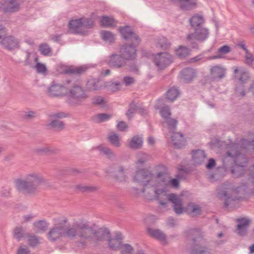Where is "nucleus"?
<instances>
[{"label": "nucleus", "instance_id": "51", "mask_svg": "<svg viewBox=\"0 0 254 254\" xmlns=\"http://www.w3.org/2000/svg\"><path fill=\"white\" fill-rule=\"evenodd\" d=\"M39 51L43 55L50 56L52 52V49L48 44H42L39 46Z\"/></svg>", "mask_w": 254, "mask_h": 254}, {"label": "nucleus", "instance_id": "15", "mask_svg": "<svg viewBox=\"0 0 254 254\" xmlns=\"http://www.w3.org/2000/svg\"><path fill=\"white\" fill-rule=\"evenodd\" d=\"M126 61L120 53L119 55L113 54L109 57L108 64L111 67L119 68L126 65Z\"/></svg>", "mask_w": 254, "mask_h": 254}, {"label": "nucleus", "instance_id": "3", "mask_svg": "<svg viewBox=\"0 0 254 254\" xmlns=\"http://www.w3.org/2000/svg\"><path fill=\"white\" fill-rule=\"evenodd\" d=\"M44 183L45 179L41 174L32 172L24 179L17 180L15 186L18 190L26 194L34 195L38 192V187Z\"/></svg>", "mask_w": 254, "mask_h": 254}, {"label": "nucleus", "instance_id": "62", "mask_svg": "<svg viewBox=\"0 0 254 254\" xmlns=\"http://www.w3.org/2000/svg\"><path fill=\"white\" fill-rule=\"evenodd\" d=\"M135 82V79L133 77L131 76H125L122 80V83L126 86H128L132 85Z\"/></svg>", "mask_w": 254, "mask_h": 254}, {"label": "nucleus", "instance_id": "38", "mask_svg": "<svg viewBox=\"0 0 254 254\" xmlns=\"http://www.w3.org/2000/svg\"><path fill=\"white\" fill-rule=\"evenodd\" d=\"M180 6L183 10H189L196 5V0H177Z\"/></svg>", "mask_w": 254, "mask_h": 254}, {"label": "nucleus", "instance_id": "41", "mask_svg": "<svg viewBox=\"0 0 254 254\" xmlns=\"http://www.w3.org/2000/svg\"><path fill=\"white\" fill-rule=\"evenodd\" d=\"M111 117L112 115L108 114H98L92 117V120L95 123H100L109 120Z\"/></svg>", "mask_w": 254, "mask_h": 254}, {"label": "nucleus", "instance_id": "17", "mask_svg": "<svg viewBox=\"0 0 254 254\" xmlns=\"http://www.w3.org/2000/svg\"><path fill=\"white\" fill-rule=\"evenodd\" d=\"M196 76V71L191 67H187L180 72L181 79L185 83H190Z\"/></svg>", "mask_w": 254, "mask_h": 254}, {"label": "nucleus", "instance_id": "56", "mask_svg": "<svg viewBox=\"0 0 254 254\" xmlns=\"http://www.w3.org/2000/svg\"><path fill=\"white\" fill-rule=\"evenodd\" d=\"M108 241L110 248L113 250H117L120 249L122 245V242H119V240L110 238Z\"/></svg>", "mask_w": 254, "mask_h": 254}, {"label": "nucleus", "instance_id": "60", "mask_svg": "<svg viewBox=\"0 0 254 254\" xmlns=\"http://www.w3.org/2000/svg\"><path fill=\"white\" fill-rule=\"evenodd\" d=\"M157 46L163 49H166L170 46V43L166 38L162 37L158 40Z\"/></svg>", "mask_w": 254, "mask_h": 254}, {"label": "nucleus", "instance_id": "6", "mask_svg": "<svg viewBox=\"0 0 254 254\" xmlns=\"http://www.w3.org/2000/svg\"><path fill=\"white\" fill-rule=\"evenodd\" d=\"M238 146L237 143L231 144L229 146L230 149L226 152L227 156L233 158L234 163L246 166L248 159L245 155L239 152Z\"/></svg>", "mask_w": 254, "mask_h": 254}, {"label": "nucleus", "instance_id": "35", "mask_svg": "<svg viewBox=\"0 0 254 254\" xmlns=\"http://www.w3.org/2000/svg\"><path fill=\"white\" fill-rule=\"evenodd\" d=\"M143 143L142 137L136 135L133 136L130 140L129 146L133 149H138L141 147Z\"/></svg>", "mask_w": 254, "mask_h": 254}, {"label": "nucleus", "instance_id": "20", "mask_svg": "<svg viewBox=\"0 0 254 254\" xmlns=\"http://www.w3.org/2000/svg\"><path fill=\"white\" fill-rule=\"evenodd\" d=\"M235 77L242 83H245L249 78V72L242 67L234 66Z\"/></svg>", "mask_w": 254, "mask_h": 254}, {"label": "nucleus", "instance_id": "7", "mask_svg": "<svg viewBox=\"0 0 254 254\" xmlns=\"http://www.w3.org/2000/svg\"><path fill=\"white\" fill-rule=\"evenodd\" d=\"M70 81L67 80L66 83L61 84L53 81L48 88V93L52 97H62L66 94L67 86Z\"/></svg>", "mask_w": 254, "mask_h": 254}, {"label": "nucleus", "instance_id": "64", "mask_svg": "<svg viewBox=\"0 0 254 254\" xmlns=\"http://www.w3.org/2000/svg\"><path fill=\"white\" fill-rule=\"evenodd\" d=\"M30 251L28 248L25 245L20 246L18 250L17 254H29Z\"/></svg>", "mask_w": 254, "mask_h": 254}, {"label": "nucleus", "instance_id": "44", "mask_svg": "<svg viewBox=\"0 0 254 254\" xmlns=\"http://www.w3.org/2000/svg\"><path fill=\"white\" fill-rule=\"evenodd\" d=\"M76 188L83 192H92L96 191L98 189L95 186L83 185H77Z\"/></svg>", "mask_w": 254, "mask_h": 254}, {"label": "nucleus", "instance_id": "63", "mask_svg": "<svg viewBox=\"0 0 254 254\" xmlns=\"http://www.w3.org/2000/svg\"><path fill=\"white\" fill-rule=\"evenodd\" d=\"M92 103L94 105L104 106L105 101L101 96H96L93 98Z\"/></svg>", "mask_w": 254, "mask_h": 254}, {"label": "nucleus", "instance_id": "9", "mask_svg": "<svg viewBox=\"0 0 254 254\" xmlns=\"http://www.w3.org/2000/svg\"><path fill=\"white\" fill-rule=\"evenodd\" d=\"M106 172L111 175L117 181L123 182L126 180V169L121 165L118 164L111 165L107 169Z\"/></svg>", "mask_w": 254, "mask_h": 254}, {"label": "nucleus", "instance_id": "53", "mask_svg": "<svg viewBox=\"0 0 254 254\" xmlns=\"http://www.w3.org/2000/svg\"><path fill=\"white\" fill-rule=\"evenodd\" d=\"M137 110V106L134 103H131L129 105V108L127 112L126 115L127 116L128 120H131L132 117L134 116L135 113Z\"/></svg>", "mask_w": 254, "mask_h": 254}, {"label": "nucleus", "instance_id": "59", "mask_svg": "<svg viewBox=\"0 0 254 254\" xmlns=\"http://www.w3.org/2000/svg\"><path fill=\"white\" fill-rule=\"evenodd\" d=\"M120 249L121 254H129L133 251L132 247L129 244L122 245Z\"/></svg>", "mask_w": 254, "mask_h": 254}, {"label": "nucleus", "instance_id": "23", "mask_svg": "<svg viewBox=\"0 0 254 254\" xmlns=\"http://www.w3.org/2000/svg\"><path fill=\"white\" fill-rule=\"evenodd\" d=\"M147 232L151 237L157 239L164 244H167L166 236L160 230L148 228Z\"/></svg>", "mask_w": 254, "mask_h": 254}, {"label": "nucleus", "instance_id": "5", "mask_svg": "<svg viewBox=\"0 0 254 254\" xmlns=\"http://www.w3.org/2000/svg\"><path fill=\"white\" fill-rule=\"evenodd\" d=\"M68 103L71 106H79L88 98L85 90L79 83L72 84L66 91Z\"/></svg>", "mask_w": 254, "mask_h": 254}, {"label": "nucleus", "instance_id": "40", "mask_svg": "<svg viewBox=\"0 0 254 254\" xmlns=\"http://www.w3.org/2000/svg\"><path fill=\"white\" fill-rule=\"evenodd\" d=\"M177 56L180 59H184L190 54V50L185 46H180L176 51Z\"/></svg>", "mask_w": 254, "mask_h": 254}, {"label": "nucleus", "instance_id": "46", "mask_svg": "<svg viewBox=\"0 0 254 254\" xmlns=\"http://www.w3.org/2000/svg\"><path fill=\"white\" fill-rule=\"evenodd\" d=\"M87 86L89 91H97L99 90L101 87L99 84V82L95 79L89 81L87 82Z\"/></svg>", "mask_w": 254, "mask_h": 254}, {"label": "nucleus", "instance_id": "57", "mask_svg": "<svg viewBox=\"0 0 254 254\" xmlns=\"http://www.w3.org/2000/svg\"><path fill=\"white\" fill-rule=\"evenodd\" d=\"M38 114L33 111H28L25 112L22 116L23 119L25 120H31L37 118Z\"/></svg>", "mask_w": 254, "mask_h": 254}, {"label": "nucleus", "instance_id": "47", "mask_svg": "<svg viewBox=\"0 0 254 254\" xmlns=\"http://www.w3.org/2000/svg\"><path fill=\"white\" fill-rule=\"evenodd\" d=\"M165 122L167 124L170 133L175 132L174 130L176 129L178 121L174 119L169 118L166 119Z\"/></svg>", "mask_w": 254, "mask_h": 254}, {"label": "nucleus", "instance_id": "24", "mask_svg": "<svg viewBox=\"0 0 254 254\" xmlns=\"http://www.w3.org/2000/svg\"><path fill=\"white\" fill-rule=\"evenodd\" d=\"M188 238L192 239L194 243L199 241L204 236V233L199 228L191 229L187 232Z\"/></svg>", "mask_w": 254, "mask_h": 254}, {"label": "nucleus", "instance_id": "39", "mask_svg": "<svg viewBox=\"0 0 254 254\" xmlns=\"http://www.w3.org/2000/svg\"><path fill=\"white\" fill-rule=\"evenodd\" d=\"M180 94L178 88L173 87L170 88L166 92V98L168 100L173 101L176 100Z\"/></svg>", "mask_w": 254, "mask_h": 254}, {"label": "nucleus", "instance_id": "48", "mask_svg": "<svg viewBox=\"0 0 254 254\" xmlns=\"http://www.w3.org/2000/svg\"><path fill=\"white\" fill-rule=\"evenodd\" d=\"M240 146L241 148L247 150H254V139L252 141H249L243 139L240 141Z\"/></svg>", "mask_w": 254, "mask_h": 254}, {"label": "nucleus", "instance_id": "55", "mask_svg": "<svg viewBox=\"0 0 254 254\" xmlns=\"http://www.w3.org/2000/svg\"><path fill=\"white\" fill-rule=\"evenodd\" d=\"M160 113L162 116V117L166 120V119H168L170 118L171 115V113L170 111V109L168 106H163L160 111Z\"/></svg>", "mask_w": 254, "mask_h": 254}, {"label": "nucleus", "instance_id": "22", "mask_svg": "<svg viewBox=\"0 0 254 254\" xmlns=\"http://www.w3.org/2000/svg\"><path fill=\"white\" fill-rule=\"evenodd\" d=\"M245 166L233 163L231 165H229L230 172L233 175V177L239 178L243 176L245 174Z\"/></svg>", "mask_w": 254, "mask_h": 254}, {"label": "nucleus", "instance_id": "28", "mask_svg": "<svg viewBox=\"0 0 254 254\" xmlns=\"http://www.w3.org/2000/svg\"><path fill=\"white\" fill-rule=\"evenodd\" d=\"M186 211L188 214L191 216L195 217L201 214V209L200 207L193 203H190L188 204L186 207Z\"/></svg>", "mask_w": 254, "mask_h": 254}, {"label": "nucleus", "instance_id": "12", "mask_svg": "<svg viewBox=\"0 0 254 254\" xmlns=\"http://www.w3.org/2000/svg\"><path fill=\"white\" fill-rule=\"evenodd\" d=\"M21 3L20 0H4L1 3V8L4 13L17 12L20 9Z\"/></svg>", "mask_w": 254, "mask_h": 254}, {"label": "nucleus", "instance_id": "58", "mask_svg": "<svg viewBox=\"0 0 254 254\" xmlns=\"http://www.w3.org/2000/svg\"><path fill=\"white\" fill-rule=\"evenodd\" d=\"M245 63L248 65H252L254 62V55L249 51H247L245 54Z\"/></svg>", "mask_w": 254, "mask_h": 254}, {"label": "nucleus", "instance_id": "2", "mask_svg": "<svg viewBox=\"0 0 254 254\" xmlns=\"http://www.w3.org/2000/svg\"><path fill=\"white\" fill-rule=\"evenodd\" d=\"M119 30L126 41L132 43L130 44H125L124 45L120 48V53L126 61L134 59L136 55L135 47L139 44L140 38L129 26L121 27Z\"/></svg>", "mask_w": 254, "mask_h": 254}, {"label": "nucleus", "instance_id": "61", "mask_svg": "<svg viewBox=\"0 0 254 254\" xmlns=\"http://www.w3.org/2000/svg\"><path fill=\"white\" fill-rule=\"evenodd\" d=\"M149 156L145 153H139L138 155V160L136 164L143 165L149 159Z\"/></svg>", "mask_w": 254, "mask_h": 254}, {"label": "nucleus", "instance_id": "4", "mask_svg": "<svg viewBox=\"0 0 254 254\" xmlns=\"http://www.w3.org/2000/svg\"><path fill=\"white\" fill-rule=\"evenodd\" d=\"M142 191L146 199H157L163 207L167 206V190L162 187L160 181H158L156 177L153 183L143 186Z\"/></svg>", "mask_w": 254, "mask_h": 254}, {"label": "nucleus", "instance_id": "49", "mask_svg": "<svg viewBox=\"0 0 254 254\" xmlns=\"http://www.w3.org/2000/svg\"><path fill=\"white\" fill-rule=\"evenodd\" d=\"M24 233L25 230L23 227H17L14 229L13 237L19 241L23 237Z\"/></svg>", "mask_w": 254, "mask_h": 254}, {"label": "nucleus", "instance_id": "19", "mask_svg": "<svg viewBox=\"0 0 254 254\" xmlns=\"http://www.w3.org/2000/svg\"><path fill=\"white\" fill-rule=\"evenodd\" d=\"M210 73L213 79H220L225 77L226 68L220 64L214 65L210 68Z\"/></svg>", "mask_w": 254, "mask_h": 254}, {"label": "nucleus", "instance_id": "10", "mask_svg": "<svg viewBox=\"0 0 254 254\" xmlns=\"http://www.w3.org/2000/svg\"><path fill=\"white\" fill-rule=\"evenodd\" d=\"M154 62L159 69H163L172 62V59L171 56L168 53L161 52L155 56Z\"/></svg>", "mask_w": 254, "mask_h": 254}, {"label": "nucleus", "instance_id": "26", "mask_svg": "<svg viewBox=\"0 0 254 254\" xmlns=\"http://www.w3.org/2000/svg\"><path fill=\"white\" fill-rule=\"evenodd\" d=\"M171 133V140L176 147L180 148L185 145L186 140L182 133L179 132H173Z\"/></svg>", "mask_w": 254, "mask_h": 254}, {"label": "nucleus", "instance_id": "54", "mask_svg": "<svg viewBox=\"0 0 254 254\" xmlns=\"http://www.w3.org/2000/svg\"><path fill=\"white\" fill-rule=\"evenodd\" d=\"M26 58L24 61V65L26 66L29 65L31 64L32 59V58L34 59L36 62H38V58L34 54H32L28 51H26Z\"/></svg>", "mask_w": 254, "mask_h": 254}, {"label": "nucleus", "instance_id": "29", "mask_svg": "<svg viewBox=\"0 0 254 254\" xmlns=\"http://www.w3.org/2000/svg\"><path fill=\"white\" fill-rule=\"evenodd\" d=\"M33 225L36 232L43 233L47 230L49 224L46 221L41 220L34 222Z\"/></svg>", "mask_w": 254, "mask_h": 254}, {"label": "nucleus", "instance_id": "45", "mask_svg": "<svg viewBox=\"0 0 254 254\" xmlns=\"http://www.w3.org/2000/svg\"><path fill=\"white\" fill-rule=\"evenodd\" d=\"M40 237L34 235H27L28 244L32 247L37 246L40 243Z\"/></svg>", "mask_w": 254, "mask_h": 254}, {"label": "nucleus", "instance_id": "13", "mask_svg": "<svg viewBox=\"0 0 254 254\" xmlns=\"http://www.w3.org/2000/svg\"><path fill=\"white\" fill-rule=\"evenodd\" d=\"M0 44L4 48L11 51L19 47V42L17 39L12 36H4L0 40Z\"/></svg>", "mask_w": 254, "mask_h": 254}, {"label": "nucleus", "instance_id": "31", "mask_svg": "<svg viewBox=\"0 0 254 254\" xmlns=\"http://www.w3.org/2000/svg\"><path fill=\"white\" fill-rule=\"evenodd\" d=\"M97 149L101 153L105 155L110 160H115L117 158L115 153L109 147L104 145H101L97 147Z\"/></svg>", "mask_w": 254, "mask_h": 254}, {"label": "nucleus", "instance_id": "14", "mask_svg": "<svg viewBox=\"0 0 254 254\" xmlns=\"http://www.w3.org/2000/svg\"><path fill=\"white\" fill-rule=\"evenodd\" d=\"M193 33L189 34L187 36V39L190 41L196 40L199 41H203L207 38L209 32L208 30L202 27L196 28Z\"/></svg>", "mask_w": 254, "mask_h": 254}, {"label": "nucleus", "instance_id": "21", "mask_svg": "<svg viewBox=\"0 0 254 254\" xmlns=\"http://www.w3.org/2000/svg\"><path fill=\"white\" fill-rule=\"evenodd\" d=\"M237 231L240 236H244L247 233V229L250 224V220L246 218H238Z\"/></svg>", "mask_w": 254, "mask_h": 254}, {"label": "nucleus", "instance_id": "25", "mask_svg": "<svg viewBox=\"0 0 254 254\" xmlns=\"http://www.w3.org/2000/svg\"><path fill=\"white\" fill-rule=\"evenodd\" d=\"M81 20V19L79 18L69 21L68 27L72 33L81 34L84 33V31L82 29Z\"/></svg>", "mask_w": 254, "mask_h": 254}, {"label": "nucleus", "instance_id": "16", "mask_svg": "<svg viewBox=\"0 0 254 254\" xmlns=\"http://www.w3.org/2000/svg\"><path fill=\"white\" fill-rule=\"evenodd\" d=\"M170 201L173 203V208L175 212L180 214L185 211V209L183 207L182 200L177 195L172 193L167 195V202Z\"/></svg>", "mask_w": 254, "mask_h": 254}, {"label": "nucleus", "instance_id": "36", "mask_svg": "<svg viewBox=\"0 0 254 254\" xmlns=\"http://www.w3.org/2000/svg\"><path fill=\"white\" fill-rule=\"evenodd\" d=\"M86 68L83 66H69L66 68L64 72L66 74L79 75L85 72Z\"/></svg>", "mask_w": 254, "mask_h": 254}, {"label": "nucleus", "instance_id": "42", "mask_svg": "<svg viewBox=\"0 0 254 254\" xmlns=\"http://www.w3.org/2000/svg\"><path fill=\"white\" fill-rule=\"evenodd\" d=\"M101 23L105 27H112L116 25L117 21L112 17L103 16L101 17Z\"/></svg>", "mask_w": 254, "mask_h": 254}, {"label": "nucleus", "instance_id": "34", "mask_svg": "<svg viewBox=\"0 0 254 254\" xmlns=\"http://www.w3.org/2000/svg\"><path fill=\"white\" fill-rule=\"evenodd\" d=\"M192 157L195 163L201 164L204 161L206 157V155L204 151L197 150L192 151Z\"/></svg>", "mask_w": 254, "mask_h": 254}, {"label": "nucleus", "instance_id": "33", "mask_svg": "<svg viewBox=\"0 0 254 254\" xmlns=\"http://www.w3.org/2000/svg\"><path fill=\"white\" fill-rule=\"evenodd\" d=\"M190 254H212L211 250L208 247L201 245L194 246L190 251Z\"/></svg>", "mask_w": 254, "mask_h": 254}, {"label": "nucleus", "instance_id": "8", "mask_svg": "<svg viewBox=\"0 0 254 254\" xmlns=\"http://www.w3.org/2000/svg\"><path fill=\"white\" fill-rule=\"evenodd\" d=\"M156 175H154L150 171L146 169H141L136 172L134 176V180L144 186L150 183H153L155 179Z\"/></svg>", "mask_w": 254, "mask_h": 254}, {"label": "nucleus", "instance_id": "43", "mask_svg": "<svg viewBox=\"0 0 254 254\" xmlns=\"http://www.w3.org/2000/svg\"><path fill=\"white\" fill-rule=\"evenodd\" d=\"M101 35L102 39L109 43H112L114 41L115 35L110 31H102Z\"/></svg>", "mask_w": 254, "mask_h": 254}, {"label": "nucleus", "instance_id": "32", "mask_svg": "<svg viewBox=\"0 0 254 254\" xmlns=\"http://www.w3.org/2000/svg\"><path fill=\"white\" fill-rule=\"evenodd\" d=\"M190 23L191 26L195 29L196 28L202 27L201 25L204 22V19L202 16L195 15L190 19Z\"/></svg>", "mask_w": 254, "mask_h": 254}, {"label": "nucleus", "instance_id": "50", "mask_svg": "<svg viewBox=\"0 0 254 254\" xmlns=\"http://www.w3.org/2000/svg\"><path fill=\"white\" fill-rule=\"evenodd\" d=\"M108 138L111 143L115 147H118L120 146V139L119 135L115 133L111 134Z\"/></svg>", "mask_w": 254, "mask_h": 254}, {"label": "nucleus", "instance_id": "37", "mask_svg": "<svg viewBox=\"0 0 254 254\" xmlns=\"http://www.w3.org/2000/svg\"><path fill=\"white\" fill-rule=\"evenodd\" d=\"M50 123L48 126L56 131H61L64 128V123L55 119H50Z\"/></svg>", "mask_w": 254, "mask_h": 254}, {"label": "nucleus", "instance_id": "30", "mask_svg": "<svg viewBox=\"0 0 254 254\" xmlns=\"http://www.w3.org/2000/svg\"><path fill=\"white\" fill-rule=\"evenodd\" d=\"M97 149L101 153L105 155L110 160H115L117 158L115 153L109 147L104 145H101L97 147Z\"/></svg>", "mask_w": 254, "mask_h": 254}, {"label": "nucleus", "instance_id": "1", "mask_svg": "<svg viewBox=\"0 0 254 254\" xmlns=\"http://www.w3.org/2000/svg\"><path fill=\"white\" fill-rule=\"evenodd\" d=\"M54 226L47 234L49 241L55 242L65 236L70 239L77 238L82 245L88 243H96L109 237L110 232L106 228L96 230L90 226L89 222L83 218L74 222L71 226L65 227L68 219L64 216L54 218Z\"/></svg>", "mask_w": 254, "mask_h": 254}, {"label": "nucleus", "instance_id": "27", "mask_svg": "<svg viewBox=\"0 0 254 254\" xmlns=\"http://www.w3.org/2000/svg\"><path fill=\"white\" fill-rule=\"evenodd\" d=\"M59 150L50 145H45L36 148L35 152L41 155H52L57 153Z\"/></svg>", "mask_w": 254, "mask_h": 254}, {"label": "nucleus", "instance_id": "18", "mask_svg": "<svg viewBox=\"0 0 254 254\" xmlns=\"http://www.w3.org/2000/svg\"><path fill=\"white\" fill-rule=\"evenodd\" d=\"M229 172H230L229 165L224 162L222 166L217 167L215 172L211 174L210 178L212 180L216 181Z\"/></svg>", "mask_w": 254, "mask_h": 254}, {"label": "nucleus", "instance_id": "11", "mask_svg": "<svg viewBox=\"0 0 254 254\" xmlns=\"http://www.w3.org/2000/svg\"><path fill=\"white\" fill-rule=\"evenodd\" d=\"M156 179L160 181L163 187L166 189L168 186H172L174 188H178L179 186V182L178 179H171L169 175L165 172H159L156 174Z\"/></svg>", "mask_w": 254, "mask_h": 254}, {"label": "nucleus", "instance_id": "52", "mask_svg": "<svg viewBox=\"0 0 254 254\" xmlns=\"http://www.w3.org/2000/svg\"><path fill=\"white\" fill-rule=\"evenodd\" d=\"M82 20L81 21V26L82 29L84 31V29L91 28L93 26V21L89 18H80Z\"/></svg>", "mask_w": 254, "mask_h": 254}]
</instances>
